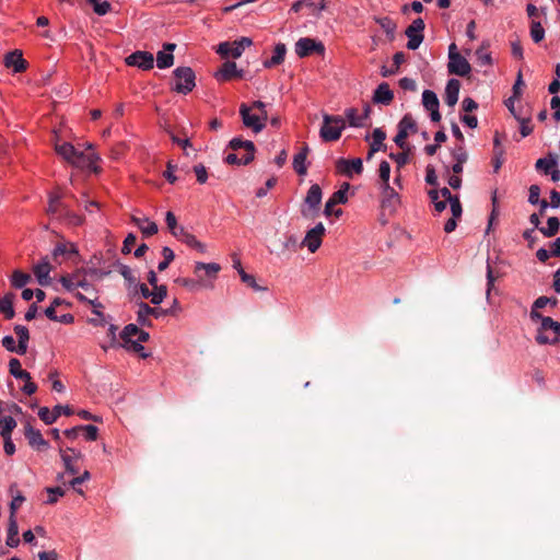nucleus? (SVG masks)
Returning a JSON list of instances; mask_svg holds the SVG:
<instances>
[{
    "label": "nucleus",
    "instance_id": "nucleus-20",
    "mask_svg": "<svg viewBox=\"0 0 560 560\" xmlns=\"http://www.w3.org/2000/svg\"><path fill=\"white\" fill-rule=\"evenodd\" d=\"M98 155L95 154L94 152H83L78 150L75 158L72 162V165L82 168H91L94 172H97L95 163L98 161Z\"/></svg>",
    "mask_w": 560,
    "mask_h": 560
},
{
    "label": "nucleus",
    "instance_id": "nucleus-13",
    "mask_svg": "<svg viewBox=\"0 0 560 560\" xmlns=\"http://www.w3.org/2000/svg\"><path fill=\"white\" fill-rule=\"evenodd\" d=\"M240 114L242 116L244 126L250 128L255 133L260 132L265 128V124L260 121V116L252 114L247 104H241Z\"/></svg>",
    "mask_w": 560,
    "mask_h": 560
},
{
    "label": "nucleus",
    "instance_id": "nucleus-50",
    "mask_svg": "<svg viewBox=\"0 0 560 560\" xmlns=\"http://www.w3.org/2000/svg\"><path fill=\"white\" fill-rule=\"evenodd\" d=\"M162 256H163V260L161 262H159V265H158V270L159 271H164L165 269H167L170 264L175 258L174 252L170 247H167V246L163 247Z\"/></svg>",
    "mask_w": 560,
    "mask_h": 560
},
{
    "label": "nucleus",
    "instance_id": "nucleus-24",
    "mask_svg": "<svg viewBox=\"0 0 560 560\" xmlns=\"http://www.w3.org/2000/svg\"><path fill=\"white\" fill-rule=\"evenodd\" d=\"M164 50L159 51L156 55V66L160 69H166L173 66L174 63V56L173 51L176 48V45L173 43H166L164 44Z\"/></svg>",
    "mask_w": 560,
    "mask_h": 560
},
{
    "label": "nucleus",
    "instance_id": "nucleus-64",
    "mask_svg": "<svg viewBox=\"0 0 560 560\" xmlns=\"http://www.w3.org/2000/svg\"><path fill=\"white\" fill-rule=\"evenodd\" d=\"M81 432L85 433V439L88 441H95L97 439L98 429L95 425L88 424V425H81Z\"/></svg>",
    "mask_w": 560,
    "mask_h": 560
},
{
    "label": "nucleus",
    "instance_id": "nucleus-38",
    "mask_svg": "<svg viewBox=\"0 0 560 560\" xmlns=\"http://www.w3.org/2000/svg\"><path fill=\"white\" fill-rule=\"evenodd\" d=\"M548 303H552L553 305H556L557 299L539 296L532 306L530 319L537 322L539 318H542L544 316L540 313H538L537 310L545 307Z\"/></svg>",
    "mask_w": 560,
    "mask_h": 560
},
{
    "label": "nucleus",
    "instance_id": "nucleus-17",
    "mask_svg": "<svg viewBox=\"0 0 560 560\" xmlns=\"http://www.w3.org/2000/svg\"><path fill=\"white\" fill-rule=\"evenodd\" d=\"M4 66L12 68L14 72H23L27 68V62L23 58L22 51L14 49L4 56Z\"/></svg>",
    "mask_w": 560,
    "mask_h": 560
},
{
    "label": "nucleus",
    "instance_id": "nucleus-45",
    "mask_svg": "<svg viewBox=\"0 0 560 560\" xmlns=\"http://www.w3.org/2000/svg\"><path fill=\"white\" fill-rule=\"evenodd\" d=\"M530 37L535 43H540L545 37V30L541 23L535 19L530 22Z\"/></svg>",
    "mask_w": 560,
    "mask_h": 560
},
{
    "label": "nucleus",
    "instance_id": "nucleus-10",
    "mask_svg": "<svg viewBox=\"0 0 560 560\" xmlns=\"http://www.w3.org/2000/svg\"><path fill=\"white\" fill-rule=\"evenodd\" d=\"M336 171L349 178H352L353 174H361L363 171V163L360 158L346 160L340 158L336 161Z\"/></svg>",
    "mask_w": 560,
    "mask_h": 560
},
{
    "label": "nucleus",
    "instance_id": "nucleus-49",
    "mask_svg": "<svg viewBox=\"0 0 560 560\" xmlns=\"http://www.w3.org/2000/svg\"><path fill=\"white\" fill-rule=\"evenodd\" d=\"M139 330L140 328L136 324H128L120 332V338L126 345H128L131 342L132 337H137Z\"/></svg>",
    "mask_w": 560,
    "mask_h": 560
},
{
    "label": "nucleus",
    "instance_id": "nucleus-37",
    "mask_svg": "<svg viewBox=\"0 0 560 560\" xmlns=\"http://www.w3.org/2000/svg\"><path fill=\"white\" fill-rule=\"evenodd\" d=\"M56 149V152L62 158L65 159L67 162H69L70 164H72L74 158H75V154L78 152V149L74 148L71 143L69 142H63L61 144H56L55 147Z\"/></svg>",
    "mask_w": 560,
    "mask_h": 560
},
{
    "label": "nucleus",
    "instance_id": "nucleus-5",
    "mask_svg": "<svg viewBox=\"0 0 560 560\" xmlns=\"http://www.w3.org/2000/svg\"><path fill=\"white\" fill-rule=\"evenodd\" d=\"M418 130L417 124L410 114H406L398 124V132L394 138V142L401 149L410 151V147L406 139L410 133H416Z\"/></svg>",
    "mask_w": 560,
    "mask_h": 560
},
{
    "label": "nucleus",
    "instance_id": "nucleus-41",
    "mask_svg": "<svg viewBox=\"0 0 560 560\" xmlns=\"http://www.w3.org/2000/svg\"><path fill=\"white\" fill-rule=\"evenodd\" d=\"M560 229V221L557 217H550L547 220V226L546 228H539V231L542 233L546 237H552L555 236Z\"/></svg>",
    "mask_w": 560,
    "mask_h": 560
},
{
    "label": "nucleus",
    "instance_id": "nucleus-58",
    "mask_svg": "<svg viewBox=\"0 0 560 560\" xmlns=\"http://www.w3.org/2000/svg\"><path fill=\"white\" fill-rule=\"evenodd\" d=\"M18 380H22L24 385L22 387V392L28 396L33 395L37 390V385L32 381L31 374L27 372V377H18Z\"/></svg>",
    "mask_w": 560,
    "mask_h": 560
},
{
    "label": "nucleus",
    "instance_id": "nucleus-34",
    "mask_svg": "<svg viewBox=\"0 0 560 560\" xmlns=\"http://www.w3.org/2000/svg\"><path fill=\"white\" fill-rule=\"evenodd\" d=\"M14 294L9 292L0 299V313L3 314L5 319H12L15 315L13 308Z\"/></svg>",
    "mask_w": 560,
    "mask_h": 560
},
{
    "label": "nucleus",
    "instance_id": "nucleus-43",
    "mask_svg": "<svg viewBox=\"0 0 560 560\" xmlns=\"http://www.w3.org/2000/svg\"><path fill=\"white\" fill-rule=\"evenodd\" d=\"M377 23L388 36L389 40H394L395 32L397 28L396 23L389 18H382L377 20Z\"/></svg>",
    "mask_w": 560,
    "mask_h": 560
},
{
    "label": "nucleus",
    "instance_id": "nucleus-31",
    "mask_svg": "<svg viewBox=\"0 0 560 560\" xmlns=\"http://www.w3.org/2000/svg\"><path fill=\"white\" fill-rule=\"evenodd\" d=\"M217 52L223 57H233V58H240L243 54V51L235 45L234 42H223L218 45Z\"/></svg>",
    "mask_w": 560,
    "mask_h": 560
},
{
    "label": "nucleus",
    "instance_id": "nucleus-55",
    "mask_svg": "<svg viewBox=\"0 0 560 560\" xmlns=\"http://www.w3.org/2000/svg\"><path fill=\"white\" fill-rule=\"evenodd\" d=\"M241 280L248 287H250L255 291H265L266 288L260 287L254 276L245 272V270H241Z\"/></svg>",
    "mask_w": 560,
    "mask_h": 560
},
{
    "label": "nucleus",
    "instance_id": "nucleus-7",
    "mask_svg": "<svg viewBox=\"0 0 560 560\" xmlns=\"http://www.w3.org/2000/svg\"><path fill=\"white\" fill-rule=\"evenodd\" d=\"M295 52L300 58H305L312 54L324 55L325 46L315 38L302 37L295 43Z\"/></svg>",
    "mask_w": 560,
    "mask_h": 560
},
{
    "label": "nucleus",
    "instance_id": "nucleus-35",
    "mask_svg": "<svg viewBox=\"0 0 560 560\" xmlns=\"http://www.w3.org/2000/svg\"><path fill=\"white\" fill-rule=\"evenodd\" d=\"M19 535V526L16 517H9V525H8V537H7V545L11 548H15L20 544V539L18 537Z\"/></svg>",
    "mask_w": 560,
    "mask_h": 560
},
{
    "label": "nucleus",
    "instance_id": "nucleus-44",
    "mask_svg": "<svg viewBox=\"0 0 560 560\" xmlns=\"http://www.w3.org/2000/svg\"><path fill=\"white\" fill-rule=\"evenodd\" d=\"M31 280V276L21 270H15L11 278L12 285L18 289L25 287Z\"/></svg>",
    "mask_w": 560,
    "mask_h": 560
},
{
    "label": "nucleus",
    "instance_id": "nucleus-40",
    "mask_svg": "<svg viewBox=\"0 0 560 560\" xmlns=\"http://www.w3.org/2000/svg\"><path fill=\"white\" fill-rule=\"evenodd\" d=\"M83 272H85V268H79L72 273L62 276L60 282L66 290L72 291L75 289L74 279L79 278Z\"/></svg>",
    "mask_w": 560,
    "mask_h": 560
},
{
    "label": "nucleus",
    "instance_id": "nucleus-16",
    "mask_svg": "<svg viewBox=\"0 0 560 560\" xmlns=\"http://www.w3.org/2000/svg\"><path fill=\"white\" fill-rule=\"evenodd\" d=\"M220 270L221 266L217 262H196L194 273L202 282L206 278L215 279Z\"/></svg>",
    "mask_w": 560,
    "mask_h": 560
},
{
    "label": "nucleus",
    "instance_id": "nucleus-15",
    "mask_svg": "<svg viewBox=\"0 0 560 560\" xmlns=\"http://www.w3.org/2000/svg\"><path fill=\"white\" fill-rule=\"evenodd\" d=\"M447 69L451 74H456L459 77H466L471 71L470 63L462 55L455 57L453 56L448 60Z\"/></svg>",
    "mask_w": 560,
    "mask_h": 560
},
{
    "label": "nucleus",
    "instance_id": "nucleus-25",
    "mask_svg": "<svg viewBox=\"0 0 560 560\" xmlns=\"http://www.w3.org/2000/svg\"><path fill=\"white\" fill-rule=\"evenodd\" d=\"M394 100V93L389 88V84L386 82L381 83L376 90L374 91L373 102L389 105Z\"/></svg>",
    "mask_w": 560,
    "mask_h": 560
},
{
    "label": "nucleus",
    "instance_id": "nucleus-18",
    "mask_svg": "<svg viewBox=\"0 0 560 560\" xmlns=\"http://www.w3.org/2000/svg\"><path fill=\"white\" fill-rule=\"evenodd\" d=\"M50 270L51 265L47 257L43 258L40 262L33 267V272L39 285L47 287L51 283V278L49 276Z\"/></svg>",
    "mask_w": 560,
    "mask_h": 560
},
{
    "label": "nucleus",
    "instance_id": "nucleus-6",
    "mask_svg": "<svg viewBox=\"0 0 560 560\" xmlns=\"http://www.w3.org/2000/svg\"><path fill=\"white\" fill-rule=\"evenodd\" d=\"M137 305H138L137 322L140 326H144V327L153 326L151 319L149 318L150 316L160 318L162 316H166L172 313V310H164L161 307H151L148 303L142 302V301L137 303Z\"/></svg>",
    "mask_w": 560,
    "mask_h": 560
},
{
    "label": "nucleus",
    "instance_id": "nucleus-60",
    "mask_svg": "<svg viewBox=\"0 0 560 560\" xmlns=\"http://www.w3.org/2000/svg\"><path fill=\"white\" fill-rule=\"evenodd\" d=\"M409 152L408 150H402L400 153H390L389 158L397 163L398 168L405 166L409 161Z\"/></svg>",
    "mask_w": 560,
    "mask_h": 560
},
{
    "label": "nucleus",
    "instance_id": "nucleus-63",
    "mask_svg": "<svg viewBox=\"0 0 560 560\" xmlns=\"http://www.w3.org/2000/svg\"><path fill=\"white\" fill-rule=\"evenodd\" d=\"M448 202L451 206L452 217L459 219L463 213V208L458 196H454V198L451 199Z\"/></svg>",
    "mask_w": 560,
    "mask_h": 560
},
{
    "label": "nucleus",
    "instance_id": "nucleus-57",
    "mask_svg": "<svg viewBox=\"0 0 560 560\" xmlns=\"http://www.w3.org/2000/svg\"><path fill=\"white\" fill-rule=\"evenodd\" d=\"M65 303V301L60 298H55L51 302V305L45 310V315L54 322L58 320V316L56 315L57 306H60Z\"/></svg>",
    "mask_w": 560,
    "mask_h": 560
},
{
    "label": "nucleus",
    "instance_id": "nucleus-3",
    "mask_svg": "<svg viewBox=\"0 0 560 560\" xmlns=\"http://www.w3.org/2000/svg\"><path fill=\"white\" fill-rule=\"evenodd\" d=\"M175 85L173 90L180 94H188L196 86V75L190 67H178L173 71Z\"/></svg>",
    "mask_w": 560,
    "mask_h": 560
},
{
    "label": "nucleus",
    "instance_id": "nucleus-8",
    "mask_svg": "<svg viewBox=\"0 0 560 560\" xmlns=\"http://www.w3.org/2000/svg\"><path fill=\"white\" fill-rule=\"evenodd\" d=\"M350 188L349 183H343L341 187L335 191L330 198L325 203V210L324 213L326 217H330L331 214H335L336 217H340L342 214L341 209L335 210V206L339 203H346L348 200L347 192Z\"/></svg>",
    "mask_w": 560,
    "mask_h": 560
},
{
    "label": "nucleus",
    "instance_id": "nucleus-54",
    "mask_svg": "<svg viewBox=\"0 0 560 560\" xmlns=\"http://www.w3.org/2000/svg\"><path fill=\"white\" fill-rule=\"evenodd\" d=\"M516 120L521 124L520 131L523 137H527L532 133L533 127L530 126L529 115L516 116Z\"/></svg>",
    "mask_w": 560,
    "mask_h": 560
},
{
    "label": "nucleus",
    "instance_id": "nucleus-36",
    "mask_svg": "<svg viewBox=\"0 0 560 560\" xmlns=\"http://www.w3.org/2000/svg\"><path fill=\"white\" fill-rule=\"evenodd\" d=\"M558 165V155L549 153L548 159H538L536 161L535 167L537 171H542L546 175L549 174L550 170L557 167Z\"/></svg>",
    "mask_w": 560,
    "mask_h": 560
},
{
    "label": "nucleus",
    "instance_id": "nucleus-26",
    "mask_svg": "<svg viewBox=\"0 0 560 560\" xmlns=\"http://www.w3.org/2000/svg\"><path fill=\"white\" fill-rule=\"evenodd\" d=\"M460 89V82L457 79H451L448 80L446 88H445V103L453 107L458 101V94Z\"/></svg>",
    "mask_w": 560,
    "mask_h": 560
},
{
    "label": "nucleus",
    "instance_id": "nucleus-53",
    "mask_svg": "<svg viewBox=\"0 0 560 560\" xmlns=\"http://www.w3.org/2000/svg\"><path fill=\"white\" fill-rule=\"evenodd\" d=\"M182 242L185 243L186 245L197 249L200 253H205L206 252V245L200 243L196 238V236L190 234V233L184 234V237L182 238Z\"/></svg>",
    "mask_w": 560,
    "mask_h": 560
},
{
    "label": "nucleus",
    "instance_id": "nucleus-39",
    "mask_svg": "<svg viewBox=\"0 0 560 560\" xmlns=\"http://www.w3.org/2000/svg\"><path fill=\"white\" fill-rule=\"evenodd\" d=\"M15 427L16 421L12 417H0V435L2 438H11V433Z\"/></svg>",
    "mask_w": 560,
    "mask_h": 560
},
{
    "label": "nucleus",
    "instance_id": "nucleus-59",
    "mask_svg": "<svg viewBox=\"0 0 560 560\" xmlns=\"http://www.w3.org/2000/svg\"><path fill=\"white\" fill-rule=\"evenodd\" d=\"M378 175L382 180V185L389 184L390 165L386 161H382L378 166Z\"/></svg>",
    "mask_w": 560,
    "mask_h": 560
},
{
    "label": "nucleus",
    "instance_id": "nucleus-23",
    "mask_svg": "<svg viewBox=\"0 0 560 560\" xmlns=\"http://www.w3.org/2000/svg\"><path fill=\"white\" fill-rule=\"evenodd\" d=\"M52 258L55 261H58L60 256L66 257L67 259H73L79 257V252L77 246L73 243H58L52 253Z\"/></svg>",
    "mask_w": 560,
    "mask_h": 560
},
{
    "label": "nucleus",
    "instance_id": "nucleus-19",
    "mask_svg": "<svg viewBox=\"0 0 560 560\" xmlns=\"http://www.w3.org/2000/svg\"><path fill=\"white\" fill-rule=\"evenodd\" d=\"M24 435L28 441V444L38 451L48 447V442L43 438L39 430L34 429L31 423H27L24 428Z\"/></svg>",
    "mask_w": 560,
    "mask_h": 560
},
{
    "label": "nucleus",
    "instance_id": "nucleus-62",
    "mask_svg": "<svg viewBox=\"0 0 560 560\" xmlns=\"http://www.w3.org/2000/svg\"><path fill=\"white\" fill-rule=\"evenodd\" d=\"M47 492L50 494L47 503L55 504L58 500V497H63L66 491L61 487L47 488Z\"/></svg>",
    "mask_w": 560,
    "mask_h": 560
},
{
    "label": "nucleus",
    "instance_id": "nucleus-9",
    "mask_svg": "<svg viewBox=\"0 0 560 560\" xmlns=\"http://www.w3.org/2000/svg\"><path fill=\"white\" fill-rule=\"evenodd\" d=\"M324 234L325 226L322 222H319L313 229L307 231L301 245L306 246L311 253H315L322 244V238Z\"/></svg>",
    "mask_w": 560,
    "mask_h": 560
},
{
    "label": "nucleus",
    "instance_id": "nucleus-21",
    "mask_svg": "<svg viewBox=\"0 0 560 560\" xmlns=\"http://www.w3.org/2000/svg\"><path fill=\"white\" fill-rule=\"evenodd\" d=\"M243 70H238L234 61H225L220 70L215 73L219 81H229L233 78H242Z\"/></svg>",
    "mask_w": 560,
    "mask_h": 560
},
{
    "label": "nucleus",
    "instance_id": "nucleus-32",
    "mask_svg": "<svg viewBox=\"0 0 560 560\" xmlns=\"http://www.w3.org/2000/svg\"><path fill=\"white\" fill-rule=\"evenodd\" d=\"M372 138L373 142L371 143L370 151L368 153V160H370L375 152L386 149L383 143L386 138L385 131H383L381 128H376L372 133Z\"/></svg>",
    "mask_w": 560,
    "mask_h": 560
},
{
    "label": "nucleus",
    "instance_id": "nucleus-30",
    "mask_svg": "<svg viewBox=\"0 0 560 560\" xmlns=\"http://www.w3.org/2000/svg\"><path fill=\"white\" fill-rule=\"evenodd\" d=\"M310 152V148L307 144H304L300 152L296 153L293 158V168L299 175H305L307 172V167L305 164L307 154Z\"/></svg>",
    "mask_w": 560,
    "mask_h": 560
},
{
    "label": "nucleus",
    "instance_id": "nucleus-42",
    "mask_svg": "<svg viewBox=\"0 0 560 560\" xmlns=\"http://www.w3.org/2000/svg\"><path fill=\"white\" fill-rule=\"evenodd\" d=\"M422 104L427 110L439 108V98L433 91L425 90L422 93Z\"/></svg>",
    "mask_w": 560,
    "mask_h": 560
},
{
    "label": "nucleus",
    "instance_id": "nucleus-12",
    "mask_svg": "<svg viewBox=\"0 0 560 560\" xmlns=\"http://www.w3.org/2000/svg\"><path fill=\"white\" fill-rule=\"evenodd\" d=\"M128 66L138 67L142 70H150L154 66V57L149 51H135L126 58Z\"/></svg>",
    "mask_w": 560,
    "mask_h": 560
},
{
    "label": "nucleus",
    "instance_id": "nucleus-22",
    "mask_svg": "<svg viewBox=\"0 0 560 560\" xmlns=\"http://www.w3.org/2000/svg\"><path fill=\"white\" fill-rule=\"evenodd\" d=\"M60 457L63 462L66 471L72 475L79 472V468L74 465V460L81 457L79 452H75L74 448L68 447L67 450L60 448Z\"/></svg>",
    "mask_w": 560,
    "mask_h": 560
},
{
    "label": "nucleus",
    "instance_id": "nucleus-27",
    "mask_svg": "<svg viewBox=\"0 0 560 560\" xmlns=\"http://www.w3.org/2000/svg\"><path fill=\"white\" fill-rule=\"evenodd\" d=\"M131 221L141 230L143 236L149 237L158 233V224L148 218L131 217Z\"/></svg>",
    "mask_w": 560,
    "mask_h": 560
},
{
    "label": "nucleus",
    "instance_id": "nucleus-47",
    "mask_svg": "<svg viewBox=\"0 0 560 560\" xmlns=\"http://www.w3.org/2000/svg\"><path fill=\"white\" fill-rule=\"evenodd\" d=\"M229 147L236 151L240 149H244L245 151H255V144L249 140H243L241 138H233L230 141Z\"/></svg>",
    "mask_w": 560,
    "mask_h": 560
},
{
    "label": "nucleus",
    "instance_id": "nucleus-33",
    "mask_svg": "<svg viewBox=\"0 0 560 560\" xmlns=\"http://www.w3.org/2000/svg\"><path fill=\"white\" fill-rule=\"evenodd\" d=\"M285 52H287L285 45L282 43L277 44L275 47L272 57L270 59H267L266 61H264V67L272 68V67H276V66L282 63L284 60V57H285Z\"/></svg>",
    "mask_w": 560,
    "mask_h": 560
},
{
    "label": "nucleus",
    "instance_id": "nucleus-51",
    "mask_svg": "<svg viewBox=\"0 0 560 560\" xmlns=\"http://www.w3.org/2000/svg\"><path fill=\"white\" fill-rule=\"evenodd\" d=\"M345 116L351 127H362V117L358 115V110L354 107L347 108Z\"/></svg>",
    "mask_w": 560,
    "mask_h": 560
},
{
    "label": "nucleus",
    "instance_id": "nucleus-14",
    "mask_svg": "<svg viewBox=\"0 0 560 560\" xmlns=\"http://www.w3.org/2000/svg\"><path fill=\"white\" fill-rule=\"evenodd\" d=\"M382 208L389 213L395 212L400 202L399 195L389 184L382 185Z\"/></svg>",
    "mask_w": 560,
    "mask_h": 560
},
{
    "label": "nucleus",
    "instance_id": "nucleus-56",
    "mask_svg": "<svg viewBox=\"0 0 560 560\" xmlns=\"http://www.w3.org/2000/svg\"><path fill=\"white\" fill-rule=\"evenodd\" d=\"M25 501V497L20 492L16 491V493L13 495L12 501L10 503V516L9 517H16V511L22 505V503Z\"/></svg>",
    "mask_w": 560,
    "mask_h": 560
},
{
    "label": "nucleus",
    "instance_id": "nucleus-61",
    "mask_svg": "<svg viewBox=\"0 0 560 560\" xmlns=\"http://www.w3.org/2000/svg\"><path fill=\"white\" fill-rule=\"evenodd\" d=\"M165 221H166V224H167V228L168 230L171 231V233L174 235V236H178V232H177V220H176V217L175 214L172 212V211H167L166 214H165Z\"/></svg>",
    "mask_w": 560,
    "mask_h": 560
},
{
    "label": "nucleus",
    "instance_id": "nucleus-52",
    "mask_svg": "<svg viewBox=\"0 0 560 560\" xmlns=\"http://www.w3.org/2000/svg\"><path fill=\"white\" fill-rule=\"evenodd\" d=\"M167 296V288L166 285H156L152 290L151 303L154 305H159L163 302V300Z\"/></svg>",
    "mask_w": 560,
    "mask_h": 560
},
{
    "label": "nucleus",
    "instance_id": "nucleus-4",
    "mask_svg": "<svg viewBox=\"0 0 560 560\" xmlns=\"http://www.w3.org/2000/svg\"><path fill=\"white\" fill-rule=\"evenodd\" d=\"M322 196L323 194L319 185L314 184L310 187L304 199V206L301 209V214L304 218H314L318 213Z\"/></svg>",
    "mask_w": 560,
    "mask_h": 560
},
{
    "label": "nucleus",
    "instance_id": "nucleus-1",
    "mask_svg": "<svg viewBox=\"0 0 560 560\" xmlns=\"http://www.w3.org/2000/svg\"><path fill=\"white\" fill-rule=\"evenodd\" d=\"M538 320L541 322L537 330L536 341L539 345H552L560 340V323L553 320L551 317H542Z\"/></svg>",
    "mask_w": 560,
    "mask_h": 560
},
{
    "label": "nucleus",
    "instance_id": "nucleus-28",
    "mask_svg": "<svg viewBox=\"0 0 560 560\" xmlns=\"http://www.w3.org/2000/svg\"><path fill=\"white\" fill-rule=\"evenodd\" d=\"M14 332L16 334L18 341H19L18 348H16V353L23 355L27 351V345H28V340H30V331H28L27 327H25L23 325H15Z\"/></svg>",
    "mask_w": 560,
    "mask_h": 560
},
{
    "label": "nucleus",
    "instance_id": "nucleus-48",
    "mask_svg": "<svg viewBox=\"0 0 560 560\" xmlns=\"http://www.w3.org/2000/svg\"><path fill=\"white\" fill-rule=\"evenodd\" d=\"M9 372L15 378L27 377V371L21 368V362L16 358H12L9 361Z\"/></svg>",
    "mask_w": 560,
    "mask_h": 560
},
{
    "label": "nucleus",
    "instance_id": "nucleus-2",
    "mask_svg": "<svg viewBox=\"0 0 560 560\" xmlns=\"http://www.w3.org/2000/svg\"><path fill=\"white\" fill-rule=\"evenodd\" d=\"M346 127L345 119L341 116L324 115L323 126L320 128V138L326 142L337 141Z\"/></svg>",
    "mask_w": 560,
    "mask_h": 560
},
{
    "label": "nucleus",
    "instance_id": "nucleus-46",
    "mask_svg": "<svg viewBox=\"0 0 560 560\" xmlns=\"http://www.w3.org/2000/svg\"><path fill=\"white\" fill-rule=\"evenodd\" d=\"M424 28V21L418 18L406 28L405 34L406 36H416L417 34H423Z\"/></svg>",
    "mask_w": 560,
    "mask_h": 560
},
{
    "label": "nucleus",
    "instance_id": "nucleus-29",
    "mask_svg": "<svg viewBox=\"0 0 560 560\" xmlns=\"http://www.w3.org/2000/svg\"><path fill=\"white\" fill-rule=\"evenodd\" d=\"M299 245V240L295 235H284V240L280 241L279 247L277 249L278 256H285L290 253H293L296 250Z\"/></svg>",
    "mask_w": 560,
    "mask_h": 560
},
{
    "label": "nucleus",
    "instance_id": "nucleus-11",
    "mask_svg": "<svg viewBox=\"0 0 560 560\" xmlns=\"http://www.w3.org/2000/svg\"><path fill=\"white\" fill-rule=\"evenodd\" d=\"M73 412L74 411L70 406L57 405L54 407L52 411H50L47 407H40L38 410V417L46 424H52L61 413L71 416Z\"/></svg>",
    "mask_w": 560,
    "mask_h": 560
}]
</instances>
